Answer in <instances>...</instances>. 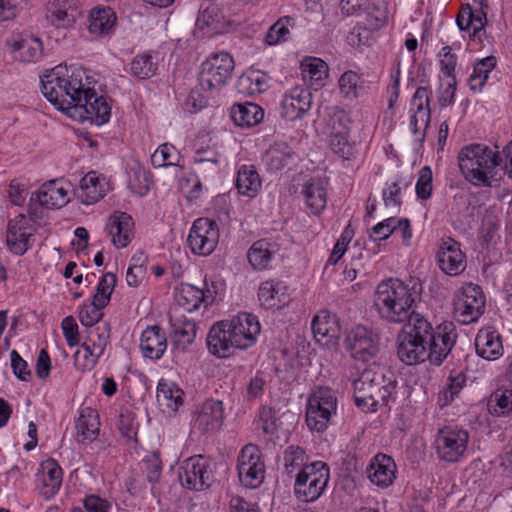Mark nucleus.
<instances>
[{
	"mask_svg": "<svg viewBox=\"0 0 512 512\" xmlns=\"http://www.w3.org/2000/svg\"><path fill=\"white\" fill-rule=\"evenodd\" d=\"M109 190L110 184L106 178L96 171H90L80 180L75 195L81 203L91 205L103 198Z\"/></svg>",
	"mask_w": 512,
	"mask_h": 512,
	"instance_id": "nucleus-26",
	"label": "nucleus"
},
{
	"mask_svg": "<svg viewBox=\"0 0 512 512\" xmlns=\"http://www.w3.org/2000/svg\"><path fill=\"white\" fill-rule=\"evenodd\" d=\"M294 24V19L289 16L281 17L275 22L266 34V43L268 45H277L288 39L290 35V27Z\"/></svg>",
	"mask_w": 512,
	"mask_h": 512,
	"instance_id": "nucleus-56",
	"label": "nucleus"
},
{
	"mask_svg": "<svg viewBox=\"0 0 512 512\" xmlns=\"http://www.w3.org/2000/svg\"><path fill=\"white\" fill-rule=\"evenodd\" d=\"M174 326L173 345L175 348L184 351L191 345L196 337L197 326L192 320H184Z\"/></svg>",
	"mask_w": 512,
	"mask_h": 512,
	"instance_id": "nucleus-50",
	"label": "nucleus"
},
{
	"mask_svg": "<svg viewBox=\"0 0 512 512\" xmlns=\"http://www.w3.org/2000/svg\"><path fill=\"white\" fill-rule=\"evenodd\" d=\"M466 380L467 377L463 371L452 372L450 374L445 388L439 397V401L442 402V406L448 405L456 396H458L465 386Z\"/></svg>",
	"mask_w": 512,
	"mask_h": 512,
	"instance_id": "nucleus-55",
	"label": "nucleus"
},
{
	"mask_svg": "<svg viewBox=\"0 0 512 512\" xmlns=\"http://www.w3.org/2000/svg\"><path fill=\"white\" fill-rule=\"evenodd\" d=\"M418 293L399 279L381 281L374 292L373 307L379 318L389 324L409 323L415 312Z\"/></svg>",
	"mask_w": 512,
	"mask_h": 512,
	"instance_id": "nucleus-2",
	"label": "nucleus"
},
{
	"mask_svg": "<svg viewBox=\"0 0 512 512\" xmlns=\"http://www.w3.org/2000/svg\"><path fill=\"white\" fill-rule=\"evenodd\" d=\"M396 464L394 460L385 454L375 455L366 470L368 479L376 486L387 488L393 484L396 478Z\"/></svg>",
	"mask_w": 512,
	"mask_h": 512,
	"instance_id": "nucleus-29",
	"label": "nucleus"
},
{
	"mask_svg": "<svg viewBox=\"0 0 512 512\" xmlns=\"http://www.w3.org/2000/svg\"><path fill=\"white\" fill-rule=\"evenodd\" d=\"M104 307L98 306L96 301L92 300L89 304H83L79 311V320L82 325L86 326L87 329L91 326L100 324L102 318V309Z\"/></svg>",
	"mask_w": 512,
	"mask_h": 512,
	"instance_id": "nucleus-59",
	"label": "nucleus"
},
{
	"mask_svg": "<svg viewBox=\"0 0 512 512\" xmlns=\"http://www.w3.org/2000/svg\"><path fill=\"white\" fill-rule=\"evenodd\" d=\"M433 173L429 166H424L420 169L418 180L416 183V195L421 200H428L431 198L433 191Z\"/></svg>",
	"mask_w": 512,
	"mask_h": 512,
	"instance_id": "nucleus-60",
	"label": "nucleus"
},
{
	"mask_svg": "<svg viewBox=\"0 0 512 512\" xmlns=\"http://www.w3.org/2000/svg\"><path fill=\"white\" fill-rule=\"evenodd\" d=\"M485 297L481 288L474 284L463 287L455 300V314L464 323L476 321L484 312Z\"/></svg>",
	"mask_w": 512,
	"mask_h": 512,
	"instance_id": "nucleus-18",
	"label": "nucleus"
},
{
	"mask_svg": "<svg viewBox=\"0 0 512 512\" xmlns=\"http://www.w3.org/2000/svg\"><path fill=\"white\" fill-rule=\"evenodd\" d=\"M207 346L213 355L225 358L232 354L235 347L231 333L224 321L214 324L207 335Z\"/></svg>",
	"mask_w": 512,
	"mask_h": 512,
	"instance_id": "nucleus-35",
	"label": "nucleus"
},
{
	"mask_svg": "<svg viewBox=\"0 0 512 512\" xmlns=\"http://www.w3.org/2000/svg\"><path fill=\"white\" fill-rule=\"evenodd\" d=\"M294 158V151L285 142H277L266 151L263 161L268 171L277 172L286 167Z\"/></svg>",
	"mask_w": 512,
	"mask_h": 512,
	"instance_id": "nucleus-44",
	"label": "nucleus"
},
{
	"mask_svg": "<svg viewBox=\"0 0 512 512\" xmlns=\"http://www.w3.org/2000/svg\"><path fill=\"white\" fill-rule=\"evenodd\" d=\"M264 117L263 109L252 102L244 104H235L231 108V119L240 127H251L262 121Z\"/></svg>",
	"mask_w": 512,
	"mask_h": 512,
	"instance_id": "nucleus-45",
	"label": "nucleus"
},
{
	"mask_svg": "<svg viewBox=\"0 0 512 512\" xmlns=\"http://www.w3.org/2000/svg\"><path fill=\"white\" fill-rule=\"evenodd\" d=\"M440 71L447 78H456L455 69L457 65V56L452 53L450 46H444L438 53Z\"/></svg>",
	"mask_w": 512,
	"mask_h": 512,
	"instance_id": "nucleus-63",
	"label": "nucleus"
},
{
	"mask_svg": "<svg viewBox=\"0 0 512 512\" xmlns=\"http://www.w3.org/2000/svg\"><path fill=\"white\" fill-rule=\"evenodd\" d=\"M278 252V245L269 239L255 241L247 251V260L255 271H265L272 268V262Z\"/></svg>",
	"mask_w": 512,
	"mask_h": 512,
	"instance_id": "nucleus-31",
	"label": "nucleus"
},
{
	"mask_svg": "<svg viewBox=\"0 0 512 512\" xmlns=\"http://www.w3.org/2000/svg\"><path fill=\"white\" fill-rule=\"evenodd\" d=\"M77 440L81 443H91L99 435L100 422L96 409L91 407H81L79 417L76 422Z\"/></svg>",
	"mask_w": 512,
	"mask_h": 512,
	"instance_id": "nucleus-38",
	"label": "nucleus"
},
{
	"mask_svg": "<svg viewBox=\"0 0 512 512\" xmlns=\"http://www.w3.org/2000/svg\"><path fill=\"white\" fill-rule=\"evenodd\" d=\"M311 329L316 342L324 346L336 344L340 335L338 318L327 310H321L313 317Z\"/></svg>",
	"mask_w": 512,
	"mask_h": 512,
	"instance_id": "nucleus-27",
	"label": "nucleus"
},
{
	"mask_svg": "<svg viewBox=\"0 0 512 512\" xmlns=\"http://www.w3.org/2000/svg\"><path fill=\"white\" fill-rule=\"evenodd\" d=\"M437 261L439 268L449 276H457L466 268V256L461 250L460 243L450 237L441 240Z\"/></svg>",
	"mask_w": 512,
	"mask_h": 512,
	"instance_id": "nucleus-21",
	"label": "nucleus"
},
{
	"mask_svg": "<svg viewBox=\"0 0 512 512\" xmlns=\"http://www.w3.org/2000/svg\"><path fill=\"white\" fill-rule=\"evenodd\" d=\"M105 230L116 248H125L134 238L133 218L126 212L116 211L109 216Z\"/></svg>",
	"mask_w": 512,
	"mask_h": 512,
	"instance_id": "nucleus-23",
	"label": "nucleus"
},
{
	"mask_svg": "<svg viewBox=\"0 0 512 512\" xmlns=\"http://www.w3.org/2000/svg\"><path fill=\"white\" fill-rule=\"evenodd\" d=\"M66 67L58 65L41 77L42 93L58 110L70 114L78 111L82 91L87 85V77L83 72V82L76 75L66 77Z\"/></svg>",
	"mask_w": 512,
	"mask_h": 512,
	"instance_id": "nucleus-3",
	"label": "nucleus"
},
{
	"mask_svg": "<svg viewBox=\"0 0 512 512\" xmlns=\"http://www.w3.org/2000/svg\"><path fill=\"white\" fill-rule=\"evenodd\" d=\"M457 158L462 175L473 186L491 187L499 168L512 179V140L501 151L498 146L468 144L461 148Z\"/></svg>",
	"mask_w": 512,
	"mask_h": 512,
	"instance_id": "nucleus-1",
	"label": "nucleus"
},
{
	"mask_svg": "<svg viewBox=\"0 0 512 512\" xmlns=\"http://www.w3.org/2000/svg\"><path fill=\"white\" fill-rule=\"evenodd\" d=\"M431 323L423 316H413L408 323V330L398 335L397 355L407 364L414 365L428 359L427 335Z\"/></svg>",
	"mask_w": 512,
	"mask_h": 512,
	"instance_id": "nucleus-5",
	"label": "nucleus"
},
{
	"mask_svg": "<svg viewBox=\"0 0 512 512\" xmlns=\"http://www.w3.org/2000/svg\"><path fill=\"white\" fill-rule=\"evenodd\" d=\"M430 95L431 91L428 87L420 86L416 89L410 103V129L416 141L420 143L424 141L430 123Z\"/></svg>",
	"mask_w": 512,
	"mask_h": 512,
	"instance_id": "nucleus-15",
	"label": "nucleus"
},
{
	"mask_svg": "<svg viewBox=\"0 0 512 512\" xmlns=\"http://www.w3.org/2000/svg\"><path fill=\"white\" fill-rule=\"evenodd\" d=\"M70 184L61 180H50L31 195L27 212L30 219L38 221L42 217V210L37 206L46 209H59L65 206L69 201Z\"/></svg>",
	"mask_w": 512,
	"mask_h": 512,
	"instance_id": "nucleus-8",
	"label": "nucleus"
},
{
	"mask_svg": "<svg viewBox=\"0 0 512 512\" xmlns=\"http://www.w3.org/2000/svg\"><path fill=\"white\" fill-rule=\"evenodd\" d=\"M81 103L78 110H82L85 118L102 125L109 121L111 107L103 96H98L93 88L87 83L82 91Z\"/></svg>",
	"mask_w": 512,
	"mask_h": 512,
	"instance_id": "nucleus-25",
	"label": "nucleus"
},
{
	"mask_svg": "<svg viewBox=\"0 0 512 512\" xmlns=\"http://www.w3.org/2000/svg\"><path fill=\"white\" fill-rule=\"evenodd\" d=\"M180 152L169 143L161 144L151 155V163L155 168L179 166Z\"/></svg>",
	"mask_w": 512,
	"mask_h": 512,
	"instance_id": "nucleus-51",
	"label": "nucleus"
},
{
	"mask_svg": "<svg viewBox=\"0 0 512 512\" xmlns=\"http://www.w3.org/2000/svg\"><path fill=\"white\" fill-rule=\"evenodd\" d=\"M469 433L457 426H444L439 429L434 440L436 455L447 463L459 462L468 449Z\"/></svg>",
	"mask_w": 512,
	"mask_h": 512,
	"instance_id": "nucleus-10",
	"label": "nucleus"
},
{
	"mask_svg": "<svg viewBox=\"0 0 512 512\" xmlns=\"http://www.w3.org/2000/svg\"><path fill=\"white\" fill-rule=\"evenodd\" d=\"M224 422V407L221 401L207 400L196 408L192 417V426L202 434L213 433Z\"/></svg>",
	"mask_w": 512,
	"mask_h": 512,
	"instance_id": "nucleus-20",
	"label": "nucleus"
},
{
	"mask_svg": "<svg viewBox=\"0 0 512 512\" xmlns=\"http://www.w3.org/2000/svg\"><path fill=\"white\" fill-rule=\"evenodd\" d=\"M312 96L308 89L295 86L283 97L281 115L289 120L301 119L311 108Z\"/></svg>",
	"mask_w": 512,
	"mask_h": 512,
	"instance_id": "nucleus-24",
	"label": "nucleus"
},
{
	"mask_svg": "<svg viewBox=\"0 0 512 512\" xmlns=\"http://www.w3.org/2000/svg\"><path fill=\"white\" fill-rule=\"evenodd\" d=\"M300 69L304 83L314 89L322 87L328 77V65L320 58L306 57L301 62Z\"/></svg>",
	"mask_w": 512,
	"mask_h": 512,
	"instance_id": "nucleus-41",
	"label": "nucleus"
},
{
	"mask_svg": "<svg viewBox=\"0 0 512 512\" xmlns=\"http://www.w3.org/2000/svg\"><path fill=\"white\" fill-rule=\"evenodd\" d=\"M116 285V275L108 272L104 274L96 289V293L93 296V300L98 303L100 307H106L110 302L111 294L114 291Z\"/></svg>",
	"mask_w": 512,
	"mask_h": 512,
	"instance_id": "nucleus-57",
	"label": "nucleus"
},
{
	"mask_svg": "<svg viewBox=\"0 0 512 512\" xmlns=\"http://www.w3.org/2000/svg\"><path fill=\"white\" fill-rule=\"evenodd\" d=\"M177 304L188 312L197 310L201 304H211L214 294L209 289H200L191 284H181L175 291Z\"/></svg>",
	"mask_w": 512,
	"mask_h": 512,
	"instance_id": "nucleus-32",
	"label": "nucleus"
},
{
	"mask_svg": "<svg viewBox=\"0 0 512 512\" xmlns=\"http://www.w3.org/2000/svg\"><path fill=\"white\" fill-rule=\"evenodd\" d=\"M330 147L343 160H351L357 154L356 143L349 140V134H331Z\"/></svg>",
	"mask_w": 512,
	"mask_h": 512,
	"instance_id": "nucleus-54",
	"label": "nucleus"
},
{
	"mask_svg": "<svg viewBox=\"0 0 512 512\" xmlns=\"http://www.w3.org/2000/svg\"><path fill=\"white\" fill-rule=\"evenodd\" d=\"M219 235L216 221L202 217L193 222L187 242L195 255L208 256L215 250Z\"/></svg>",
	"mask_w": 512,
	"mask_h": 512,
	"instance_id": "nucleus-14",
	"label": "nucleus"
},
{
	"mask_svg": "<svg viewBox=\"0 0 512 512\" xmlns=\"http://www.w3.org/2000/svg\"><path fill=\"white\" fill-rule=\"evenodd\" d=\"M46 19L56 28L71 26L75 20L73 0H51L46 7Z\"/></svg>",
	"mask_w": 512,
	"mask_h": 512,
	"instance_id": "nucleus-37",
	"label": "nucleus"
},
{
	"mask_svg": "<svg viewBox=\"0 0 512 512\" xmlns=\"http://www.w3.org/2000/svg\"><path fill=\"white\" fill-rule=\"evenodd\" d=\"M224 322L231 333L236 348L247 349L256 343L261 327L255 315L239 313L231 320H225Z\"/></svg>",
	"mask_w": 512,
	"mask_h": 512,
	"instance_id": "nucleus-19",
	"label": "nucleus"
},
{
	"mask_svg": "<svg viewBox=\"0 0 512 512\" xmlns=\"http://www.w3.org/2000/svg\"><path fill=\"white\" fill-rule=\"evenodd\" d=\"M288 287L282 281L267 280L258 289V299L266 309L281 308L289 302Z\"/></svg>",
	"mask_w": 512,
	"mask_h": 512,
	"instance_id": "nucleus-34",
	"label": "nucleus"
},
{
	"mask_svg": "<svg viewBox=\"0 0 512 512\" xmlns=\"http://www.w3.org/2000/svg\"><path fill=\"white\" fill-rule=\"evenodd\" d=\"M90 33L95 35L109 34L116 25L117 16L110 7L96 6L88 16Z\"/></svg>",
	"mask_w": 512,
	"mask_h": 512,
	"instance_id": "nucleus-42",
	"label": "nucleus"
},
{
	"mask_svg": "<svg viewBox=\"0 0 512 512\" xmlns=\"http://www.w3.org/2000/svg\"><path fill=\"white\" fill-rule=\"evenodd\" d=\"M397 218L389 217L370 229L369 238L374 241H382L388 239L396 230Z\"/></svg>",
	"mask_w": 512,
	"mask_h": 512,
	"instance_id": "nucleus-62",
	"label": "nucleus"
},
{
	"mask_svg": "<svg viewBox=\"0 0 512 512\" xmlns=\"http://www.w3.org/2000/svg\"><path fill=\"white\" fill-rule=\"evenodd\" d=\"M330 479L329 466L314 461L296 474L294 493L300 501L314 502L324 493Z\"/></svg>",
	"mask_w": 512,
	"mask_h": 512,
	"instance_id": "nucleus-7",
	"label": "nucleus"
},
{
	"mask_svg": "<svg viewBox=\"0 0 512 512\" xmlns=\"http://www.w3.org/2000/svg\"><path fill=\"white\" fill-rule=\"evenodd\" d=\"M101 356V354H96L94 350L83 343L81 348L74 354L75 364L81 369H91L96 365Z\"/></svg>",
	"mask_w": 512,
	"mask_h": 512,
	"instance_id": "nucleus-64",
	"label": "nucleus"
},
{
	"mask_svg": "<svg viewBox=\"0 0 512 512\" xmlns=\"http://www.w3.org/2000/svg\"><path fill=\"white\" fill-rule=\"evenodd\" d=\"M36 222L31 220L29 215L26 216L23 213L8 222L6 242L12 253L23 255L29 249V241L32 236L31 223Z\"/></svg>",
	"mask_w": 512,
	"mask_h": 512,
	"instance_id": "nucleus-22",
	"label": "nucleus"
},
{
	"mask_svg": "<svg viewBox=\"0 0 512 512\" xmlns=\"http://www.w3.org/2000/svg\"><path fill=\"white\" fill-rule=\"evenodd\" d=\"M38 477L42 483V495L45 498H51L59 491L62 485V468L54 459L49 458L41 463Z\"/></svg>",
	"mask_w": 512,
	"mask_h": 512,
	"instance_id": "nucleus-36",
	"label": "nucleus"
},
{
	"mask_svg": "<svg viewBox=\"0 0 512 512\" xmlns=\"http://www.w3.org/2000/svg\"><path fill=\"white\" fill-rule=\"evenodd\" d=\"M475 349L477 354L486 360H496L504 352L500 334L490 327L478 331L475 338Z\"/></svg>",
	"mask_w": 512,
	"mask_h": 512,
	"instance_id": "nucleus-33",
	"label": "nucleus"
},
{
	"mask_svg": "<svg viewBox=\"0 0 512 512\" xmlns=\"http://www.w3.org/2000/svg\"><path fill=\"white\" fill-rule=\"evenodd\" d=\"M302 194L306 207L314 215H319L325 209L327 204V191L320 179H311L307 182Z\"/></svg>",
	"mask_w": 512,
	"mask_h": 512,
	"instance_id": "nucleus-43",
	"label": "nucleus"
},
{
	"mask_svg": "<svg viewBox=\"0 0 512 512\" xmlns=\"http://www.w3.org/2000/svg\"><path fill=\"white\" fill-rule=\"evenodd\" d=\"M238 193L250 199L255 198L262 188V180L254 165L239 167L235 180Z\"/></svg>",
	"mask_w": 512,
	"mask_h": 512,
	"instance_id": "nucleus-39",
	"label": "nucleus"
},
{
	"mask_svg": "<svg viewBox=\"0 0 512 512\" xmlns=\"http://www.w3.org/2000/svg\"><path fill=\"white\" fill-rule=\"evenodd\" d=\"M15 60L30 63L38 61L43 52L42 41L32 35L18 34L7 41Z\"/></svg>",
	"mask_w": 512,
	"mask_h": 512,
	"instance_id": "nucleus-28",
	"label": "nucleus"
},
{
	"mask_svg": "<svg viewBox=\"0 0 512 512\" xmlns=\"http://www.w3.org/2000/svg\"><path fill=\"white\" fill-rule=\"evenodd\" d=\"M488 5L482 0L478 7H471L469 4L462 7L459 11L456 23L463 37H468L471 41L481 43L486 36L487 13L485 9Z\"/></svg>",
	"mask_w": 512,
	"mask_h": 512,
	"instance_id": "nucleus-16",
	"label": "nucleus"
},
{
	"mask_svg": "<svg viewBox=\"0 0 512 512\" xmlns=\"http://www.w3.org/2000/svg\"><path fill=\"white\" fill-rule=\"evenodd\" d=\"M389 374L387 376L381 367L368 368L354 380V400L358 408L364 412H375L388 404L396 388V381Z\"/></svg>",
	"mask_w": 512,
	"mask_h": 512,
	"instance_id": "nucleus-4",
	"label": "nucleus"
},
{
	"mask_svg": "<svg viewBox=\"0 0 512 512\" xmlns=\"http://www.w3.org/2000/svg\"><path fill=\"white\" fill-rule=\"evenodd\" d=\"M151 185L150 173L143 167H134L129 176V187L131 190L140 196L148 193Z\"/></svg>",
	"mask_w": 512,
	"mask_h": 512,
	"instance_id": "nucleus-58",
	"label": "nucleus"
},
{
	"mask_svg": "<svg viewBox=\"0 0 512 512\" xmlns=\"http://www.w3.org/2000/svg\"><path fill=\"white\" fill-rule=\"evenodd\" d=\"M184 392L175 383L161 379L157 386V401L163 410L172 414L183 404Z\"/></svg>",
	"mask_w": 512,
	"mask_h": 512,
	"instance_id": "nucleus-40",
	"label": "nucleus"
},
{
	"mask_svg": "<svg viewBox=\"0 0 512 512\" xmlns=\"http://www.w3.org/2000/svg\"><path fill=\"white\" fill-rule=\"evenodd\" d=\"M157 69V62L150 53L137 55L130 63V72L138 79H148L154 76Z\"/></svg>",
	"mask_w": 512,
	"mask_h": 512,
	"instance_id": "nucleus-52",
	"label": "nucleus"
},
{
	"mask_svg": "<svg viewBox=\"0 0 512 512\" xmlns=\"http://www.w3.org/2000/svg\"><path fill=\"white\" fill-rule=\"evenodd\" d=\"M344 343L352 358L368 362L378 354L380 338L372 328L357 325L347 333Z\"/></svg>",
	"mask_w": 512,
	"mask_h": 512,
	"instance_id": "nucleus-11",
	"label": "nucleus"
},
{
	"mask_svg": "<svg viewBox=\"0 0 512 512\" xmlns=\"http://www.w3.org/2000/svg\"><path fill=\"white\" fill-rule=\"evenodd\" d=\"M87 335L83 342L96 354H103L110 339V326L106 322H101L96 326L87 329Z\"/></svg>",
	"mask_w": 512,
	"mask_h": 512,
	"instance_id": "nucleus-48",
	"label": "nucleus"
},
{
	"mask_svg": "<svg viewBox=\"0 0 512 512\" xmlns=\"http://www.w3.org/2000/svg\"><path fill=\"white\" fill-rule=\"evenodd\" d=\"M488 407L491 413L505 416L512 413V388H497L490 396Z\"/></svg>",
	"mask_w": 512,
	"mask_h": 512,
	"instance_id": "nucleus-49",
	"label": "nucleus"
},
{
	"mask_svg": "<svg viewBox=\"0 0 512 512\" xmlns=\"http://www.w3.org/2000/svg\"><path fill=\"white\" fill-rule=\"evenodd\" d=\"M179 479L182 486L187 489L202 491L213 482V472L209 462L201 455L191 457L184 461Z\"/></svg>",
	"mask_w": 512,
	"mask_h": 512,
	"instance_id": "nucleus-17",
	"label": "nucleus"
},
{
	"mask_svg": "<svg viewBox=\"0 0 512 512\" xmlns=\"http://www.w3.org/2000/svg\"><path fill=\"white\" fill-rule=\"evenodd\" d=\"M140 349L145 358L159 360L167 349V336L158 325L148 326L140 336Z\"/></svg>",
	"mask_w": 512,
	"mask_h": 512,
	"instance_id": "nucleus-30",
	"label": "nucleus"
},
{
	"mask_svg": "<svg viewBox=\"0 0 512 512\" xmlns=\"http://www.w3.org/2000/svg\"><path fill=\"white\" fill-rule=\"evenodd\" d=\"M210 157H212L208 162L203 163H194L196 165L195 174L196 177L207 181L209 179L214 178L220 172V153H210Z\"/></svg>",
	"mask_w": 512,
	"mask_h": 512,
	"instance_id": "nucleus-61",
	"label": "nucleus"
},
{
	"mask_svg": "<svg viewBox=\"0 0 512 512\" xmlns=\"http://www.w3.org/2000/svg\"><path fill=\"white\" fill-rule=\"evenodd\" d=\"M427 336L428 360L431 364L440 366L456 344V326L452 322H443L435 328L431 326Z\"/></svg>",
	"mask_w": 512,
	"mask_h": 512,
	"instance_id": "nucleus-13",
	"label": "nucleus"
},
{
	"mask_svg": "<svg viewBox=\"0 0 512 512\" xmlns=\"http://www.w3.org/2000/svg\"><path fill=\"white\" fill-rule=\"evenodd\" d=\"M496 64L497 60L494 56H488L474 64L473 72L468 79V85L472 91H482Z\"/></svg>",
	"mask_w": 512,
	"mask_h": 512,
	"instance_id": "nucleus-46",
	"label": "nucleus"
},
{
	"mask_svg": "<svg viewBox=\"0 0 512 512\" xmlns=\"http://www.w3.org/2000/svg\"><path fill=\"white\" fill-rule=\"evenodd\" d=\"M337 396L329 387H315L307 399L306 423L311 431L323 432L337 412Z\"/></svg>",
	"mask_w": 512,
	"mask_h": 512,
	"instance_id": "nucleus-6",
	"label": "nucleus"
},
{
	"mask_svg": "<svg viewBox=\"0 0 512 512\" xmlns=\"http://www.w3.org/2000/svg\"><path fill=\"white\" fill-rule=\"evenodd\" d=\"M308 457L303 448L299 446H288L284 451V470L288 475L299 473L309 464Z\"/></svg>",
	"mask_w": 512,
	"mask_h": 512,
	"instance_id": "nucleus-53",
	"label": "nucleus"
},
{
	"mask_svg": "<svg viewBox=\"0 0 512 512\" xmlns=\"http://www.w3.org/2000/svg\"><path fill=\"white\" fill-rule=\"evenodd\" d=\"M237 471L241 484L247 488H258L265 477V464L260 449L253 444L245 445L237 458Z\"/></svg>",
	"mask_w": 512,
	"mask_h": 512,
	"instance_id": "nucleus-12",
	"label": "nucleus"
},
{
	"mask_svg": "<svg viewBox=\"0 0 512 512\" xmlns=\"http://www.w3.org/2000/svg\"><path fill=\"white\" fill-rule=\"evenodd\" d=\"M234 60L226 52L210 56L201 64L198 81L202 90L213 92L223 87L234 71Z\"/></svg>",
	"mask_w": 512,
	"mask_h": 512,
	"instance_id": "nucleus-9",
	"label": "nucleus"
},
{
	"mask_svg": "<svg viewBox=\"0 0 512 512\" xmlns=\"http://www.w3.org/2000/svg\"><path fill=\"white\" fill-rule=\"evenodd\" d=\"M340 93L345 99L356 100L365 90V80L355 71L348 70L339 78Z\"/></svg>",
	"mask_w": 512,
	"mask_h": 512,
	"instance_id": "nucleus-47",
	"label": "nucleus"
}]
</instances>
